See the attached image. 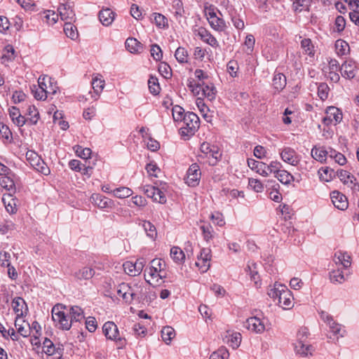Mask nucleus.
Here are the masks:
<instances>
[{"mask_svg":"<svg viewBox=\"0 0 359 359\" xmlns=\"http://www.w3.org/2000/svg\"><path fill=\"white\" fill-rule=\"evenodd\" d=\"M67 307L62 304L55 305L51 311L52 319L59 329L69 330L74 323L81 322L84 318L82 309L78 306L69 307L68 313L65 312Z\"/></svg>","mask_w":359,"mask_h":359,"instance_id":"1","label":"nucleus"},{"mask_svg":"<svg viewBox=\"0 0 359 359\" xmlns=\"http://www.w3.org/2000/svg\"><path fill=\"white\" fill-rule=\"evenodd\" d=\"M267 294L273 299H278L279 306L285 310L290 309L294 306L292 294L285 285L275 283L273 286L269 289Z\"/></svg>","mask_w":359,"mask_h":359,"instance_id":"2","label":"nucleus"},{"mask_svg":"<svg viewBox=\"0 0 359 359\" xmlns=\"http://www.w3.org/2000/svg\"><path fill=\"white\" fill-rule=\"evenodd\" d=\"M165 267V263L161 259L155 258L152 259L149 266L144 271L146 281L150 285L160 284L161 280L167 276Z\"/></svg>","mask_w":359,"mask_h":359,"instance_id":"3","label":"nucleus"},{"mask_svg":"<svg viewBox=\"0 0 359 359\" xmlns=\"http://www.w3.org/2000/svg\"><path fill=\"white\" fill-rule=\"evenodd\" d=\"M180 133L184 139L194 135L199 128V118L194 112H186L184 120L181 122Z\"/></svg>","mask_w":359,"mask_h":359,"instance_id":"4","label":"nucleus"},{"mask_svg":"<svg viewBox=\"0 0 359 359\" xmlns=\"http://www.w3.org/2000/svg\"><path fill=\"white\" fill-rule=\"evenodd\" d=\"M309 330L306 327H301L297 333V341L294 343L295 352L302 356L312 355L314 348L308 342Z\"/></svg>","mask_w":359,"mask_h":359,"instance_id":"5","label":"nucleus"},{"mask_svg":"<svg viewBox=\"0 0 359 359\" xmlns=\"http://www.w3.org/2000/svg\"><path fill=\"white\" fill-rule=\"evenodd\" d=\"M102 331L107 339L115 341L118 348L126 344V339L120 335L118 327L114 322H106L103 325Z\"/></svg>","mask_w":359,"mask_h":359,"instance_id":"6","label":"nucleus"},{"mask_svg":"<svg viewBox=\"0 0 359 359\" xmlns=\"http://www.w3.org/2000/svg\"><path fill=\"white\" fill-rule=\"evenodd\" d=\"M26 159L35 170L45 175L50 173V169L46 163L34 151L29 150L26 153Z\"/></svg>","mask_w":359,"mask_h":359,"instance_id":"7","label":"nucleus"},{"mask_svg":"<svg viewBox=\"0 0 359 359\" xmlns=\"http://www.w3.org/2000/svg\"><path fill=\"white\" fill-rule=\"evenodd\" d=\"M147 262L143 257L136 259L135 262L127 261L123 263V268L126 274L130 276H137L140 275Z\"/></svg>","mask_w":359,"mask_h":359,"instance_id":"8","label":"nucleus"},{"mask_svg":"<svg viewBox=\"0 0 359 359\" xmlns=\"http://www.w3.org/2000/svg\"><path fill=\"white\" fill-rule=\"evenodd\" d=\"M201 177V172L199 165L197 163L191 164L184 178L185 183L189 187H195L198 185Z\"/></svg>","mask_w":359,"mask_h":359,"instance_id":"9","label":"nucleus"},{"mask_svg":"<svg viewBox=\"0 0 359 359\" xmlns=\"http://www.w3.org/2000/svg\"><path fill=\"white\" fill-rule=\"evenodd\" d=\"M325 116L323 119L325 125H337L342 120L341 111L335 107H329L325 111Z\"/></svg>","mask_w":359,"mask_h":359,"instance_id":"10","label":"nucleus"},{"mask_svg":"<svg viewBox=\"0 0 359 359\" xmlns=\"http://www.w3.org/2000/svg\"><path fill=\"white\" fill-rule=\"evenodd\" d=\"M266 320L264 318H261L257 316L250 317L245 322V327L255 333L261 334L266 329Z\"/></svg>","mask_w":359,"mask_h":359,"instance_id":"11","label":"nucleus"},{"mask_svg":"<svg viewBox=\"0 0 359 359\" xmlns=\"http://www.w3.org/2000/svg\"><path fill=\"white\" fill-rule=\"evenodd\" d=\"M280 155L284 162L293 166H297L301 158V156L291 147H284L280 152Z\"/></svg>","mask_w":359,"mask_h":359,"instance_id":"12","label":"nucleus"},{"mask_svg":"<svg viewBox=\"0 0 359 359\" xmlns=\"http://www.w3.org/2000/svg\"><path fill=\"white\" fill-rule=\"evenodd\" d=\"M57 13L61 20L65 22H74L76 20L75 12L69 3L60 4L57 8Z\"/></svg>","mask_w":359,"mask_h":359,"instance_id":"13","label":"nucleus"},{"mask_svg":"<svg viewBox=\"0 0 359 359\" xmlns=\"http://www.w3.org/2000/svg\"><path fill=\"white\" fill-rule=\"evenodd\" d=\"M196 36L205 43L209 44L212 47L216 48L219 46V43L216 38L205 28L201 27L195 30Z\"/></svg>","mask_w":359,"mask_h":359,"instance_id":"14","label":"nucleus"},{"mask_svg":"<svg viewBox=\"0 0 359 359\" xmlns=\"http://www.w3.org/2000/svg\"><path fill=\"white\" fill-rule=\"evenodd\" d=\"M90 200L92 203H93L100 209H111L114 207V202L113 200L99 194H93L90 197Z\"/></svg>","mask_w":359,"mask_h":359,"instance_id":"15","label":"nucleus"},{"mask_svg":"<svg viewBox=\"0 0 359 359\" xmlns=\"http://www.w3.org/2000/svg\"><path fill=\"white\" fill-rule=\"evenodd\" d=\"M330 197L335 208L341 210L347 209L348 203L345 195L338 191H334L331 193Z\"/></svg>","mask_w":359,"mask_h":359,"instance_id":"16","label":"nucleus"},{"mask_svg":"<svg viewBox=\"0 0 359 359\" xmlns=\"http://www.w3.org/2000/svg\"><path fill=\"white\" fill-rule=\"evenodd\" d=\"M241 339V333L230 330L226 331L223 337L224 343L227 344L233 349H236L239 347Z\"/></svg>","mask_w":359,"mask_h":359,"instance_id":"17","label":"nucleus"},{"mask_svg":"<svg viewBox=\"0 0 359 359\" xmlns=\"http://www.w3.org/2000/svg\"><path fill=\"white\" fill-rule=\"evenodd\" d=\"M116 292L128 304L133 302V296L135 294L132 292V287L126 283H122L118 285Z\"/></svg>","mask_w":359,"mask_h":359,"instance_id":"18","label":"nucleus"},{"mask_svg":"<svg viewBox=\"0 0 359 359\" xmlns=\"http://www.w3.org/2000/svg\"><path fill=\"white\" fill-rule=\"evenodd\" d=\"M333 261L337 266L341 265L344 269L349 268L351 265V257L346 252L341 250L334 253Z\"/></svg>","mask_w":359,"mask_h":359,"instance_id":"19","label":"nucleus"},{"mask_svg":"<svg viewBox=\"0 0 359 359\" xmlns=\"http://www.w3.org/2000/svg\"><path fill=\"white\" fill-rule=\"evenodd\" d=\"M12 307L16 314L17 318H21L27 311V306L25 301L19 297L13 299Z\"/></svg>","mask_w":359,"mask_h":359,"instance_id":"20","label":"nucleus"},{"mask_svg":"<svg viewBox=\"0 0 359 359\" xmlns=\"http://www.w3.org/2000/svg\"><path fill=\"white\" fill-rule=\"evenodd\" d=\"M357 65L353 60L345 61L341 67V72L344 77L353 79L355 76L357 72Z\"/></svg>","mask_w":359,"mask_h":359,"instance_id":"21","label":"nucleus"},{"mask_svg":"<svg viewBox=\"0 0 359 359\" xmlns=\"http://www.w3.org/2000/svg\"><path fill=\"white\" fill-rule=\"evenodd\" d=\"M200 95L198 97H206L208 100L212 101L216 96V88L212 83H205L204 82L200 84Z\"/></svg>","mask_w":359,"mask_h":359,"instance_id":"22","label":"nucleus"},{"mask_svg":"<svg viewBox=\"0 0 359 359\" xmlns=\"http://www.w3.org/2000/svg\"><path fill=\"white\" fill-rule=\"evenodd\" d=\"M248 165L251 170H255L259 175L267 177L268 168L266 163L249 158L248 159Z\"/></svg>","mask_w":359,"mask_h":359,"instance_id":"23","label":"nucleus"},{"mask_svg":"<svg viewBox=\"0 0 359 359\" xmlns=\"http://www.w3.org/2000/svg\"><path fill=\"white\" fill-rule=\"evenodd\" d=\"M16 198L11 194H4L2 202L5 206L6 211L10 214H14L17 212Z\"/></svg>","mask_w":359,"mask_h":359,"instance_id":"24","label":"nucleus"},{"mask_svg":"<svg viewBox=\"0 0 359 359\" xmlns=\"http://www.w3.org/2000/svg\"><path fill=\"white\" fill-rule=\"evenodd\" d=\"M199 158H206L207 162L210 165H215L217 163V162L220 160L222 157V153L219 148L217 147H213L212 150L208 154L205 156L199 155Z\"/></svg>","mask_w":359,"mask_h":359,"instance_id":"25","label":"nucleus"},{"mask_svg":"<svg viewBox=\"0 0 359 359\" xmlns=\"http://www.w3.org/2000/svg\"><path fill=\"white\" fill-rule=\"evenodd\" d=\"M116 13L110 8L102 9L99 13V18L104 26H109L115 19Z\"/></svg>","mask_w":359,"mask_h":359,"instance_id":"26","label":"nucleus"},{"mask_svg":"<svg viewBox=\"0 0 359 359\" xmlns=\"http://www.w3.org/2000/svg\"><path fill=\"white\" fill-rule=\"evenodd\" d=\"M95 273V271L93 268L84 266L75 272L74 276L80 280H89L94 276Z\"/></svg>","mask_w":359,"mask_h":359,"instance_id":"27","label":"nucleus"},{"mask_svg":"<svg viewBox=\"0 0 359 359\" xmlns=\"http://www.w3.org/2000/svg\"><path fill=\"white\" fill-rule=\"evenodd\" d=\"M311 154L316 161L323 163L327 158V149L323 147L314 146L311 149Z\"/></svg>","mask_w":359,"mask_h":359,"instance_id":"28","label":"nucleus"},{"mask_svg":"<svg viewBox=\"0 0 359 359\" xmlns=\"http://www.w3.org/2000/svg\"><path fill=\"white\" fill-rule=\"evenodd\" d=\"M126 47L127 50L132 53H140L142 49V43L135 38H128L126 41Z\"/></svg>","mask_w":359,"mask_h":359,"instance_id":"29","label":"nucleus"},{"mask_svg":"<svg viewBox=\"0 0 359 359\" xmlns=\"http://www.w3.org/2000/svg\"><path fill=\"white\" fill-rule=\"evenodd\" d=\"M272 85L277 91H281L286 86V77L282 73L276 74L273 78Z\"/></svg>","mask_w":359,"mask_h":359,"instance_id":"30","label":"nucleus"},{"mask_svg":"<svg viewBox=\"0 0 359 359\" xmlns=\"http://www.w3.org/2000/svg\"><path fill=\"white\" fill-rule=\"evenodd\" d=\"M200 229L202 231V235L204 241L207 243L212 241L215 236V232L214 231L213 227L208 223H204L200 226Z\"/></svg>","mask_w":359,"mask_h":359,"instance_id":"31","label":"nucleus"},{"mask_svg":"<svg viewBox=\"0 0 359 359\" xmlns=\"http://www.w3.org/2000/svg\"><path fill=\"white\" fill-rule=\"evenodd\" d=\"M26 115L28 116L27 119L31 125H36L40 118L39 112L34 105L27 107Z\"/></svg>","mask_w":359,"mask_h":359,"instance_id":"32","label":"nucleus"},{"mask_svg":"<svg viewBox=\"0 0 359 359\" xmlns=\"http://www.w3.org/2000/svg\"><path fill=\"white\" fill-rule=\"evenodd\" d=\"M330 279L334 284H341L346 280L344 272L339 267L330 271Z\"/></svg>","mask_w":359,"mask_h":359,"instance_id":"33","label":"nucleus"},{"mask_svg":"<svg viewBox=\"0 0 359 359\" xmlns=\"http://www.w3.org/2000/svg\"><path fill=\"white\" fill-rule=\"evenodd\" d=\"M147 204V200L142 196L136 195L133 196L130 201H128V206L133 208L135 207L138 208L140 210L144 208Z\"/></svg>","mask_w":359,"mask_h":359,"instance_id":"34","label":"nucleus"},{"mask_svg":"<svg viewBox=\"0 0 359 359\" xmlns=\"http://www.w3.org/2000/svg\"><path fill=\"white\" fill-rule=\"evenodd\" d=\"M64 32L67 37L75 40L79 36L76 27L72 24V22H67L64 25Z\"/></svg>","mask_w":359,"mask_h":359,"instance_id":"35","label":"nucleus"},{"mask_svg":"<svg viewBox=\"0 0 359 359\" xmlns=\"http://www.w3.org/2000/svg\"><path fill=\"white\" fill-rule=\"evenodd\" d=\"M133 194V190L126 187H120L112 191L113 196L118 198H126L132 196Z\"/></svg>","mask_w":359,"mask_h":359,"instance_id":"36","label":"nucleus"},{"mask_svg":"<svg viewBox=\"0 0 359 359\" xmlns=\"http://www.w3.org/2000/svg\"><path fill=\"white\" fill-rule=\"evenodd\" d=\"M335 50L339 56L346 55L349 51V45L346 41L338 39L335 42Z\"/></svg>","mask_w":359,"mask_h":359,"instance_id":"37","label":"nucleus"},{"mask_svg":"<svg viewBox=\"0 0 359 359\" xmlns=\"http://www.w3.org/2000/svg\"><path fill=\"white\" fill-rule=\"evenodd\" d=\"M301 47L304 53L310 57L315 55V47L310 39H304L301 41Z\"/></svg>","mask_w":359,"mask_h":359,"instance_id":"38","label":"nucleus"},{"mask_svg":"<svg viewBox=\"0 0 359 359\" xmlns=\"http://www.w3.org/2000/svg\"><path fill=\"white\" fill-rule=\"evenodd\" d=\"M170 257L176 263H182L185 259L184 252L178 247L174 246L170 249Z\"/></svg>","mask_w":359,"mask_h":359,"instance_id":"39","label":"nucleus"},{"mask_svg":"<svg viewBox=\"0 0 359 359\" xmlns=\"http://www.w3.org/2000/svg\"><path fill=\"white\" fill-rule=\"evenodd\" d=\"M208 22L214 30L219 32L224 31L226 27L224 20L219 17L210 20Z\"/></svg>","mask_w":359,"mask_h":359,"instance_id":"40","label":"nucleus"},{"mask_svg":"<svg viewBox=\"0 0 359 359\" xmlns=\"http://www.w3.org/2000/svg\"><path fill=\"white\" fill-rule=\"evenodd\" d=\"M329 325L330 331L333 333L334 335L337 336V339L339 337H343L346 334V330L343 327V326L334 320L331 322Z\"/></svg>","mask_w":359,"mask_h":359,"instance_id":"41","label":"nucleus"},{"mask_svg":"<svg viewBox=\"0 0 359 359\" xmlns=\"http://www.w3.org/2000/svg\"><path fill=\"white\" fill-rule=\"evenodd\" d=\"M175 336V330L170 326L164 327L161 330V337L163 341H165L167 344H170Z\"/></svg>","mask_w":359,"mask_h":359,"instance_id":"42","label":"nucleus"},{"mask_svg":"<svg viewBox=\"0 0 359 359\" xmlns=\"http://www.w3.org/2000/svg\"><path fill=\"white\" fill-rule=\"evenodd\" d=\"M275 177L284 184H289L294 180L293 175L285 170L278 172Z\"/></svg>","mask_w":359,"mask_h":359,"instance_id":"43","label":"nucleus"},{"mask_svg":"<svg viewBox=\"0 0 359 359\" xmlns=\"http://www.w3.org/2000/svg\"><path fill=\"white\" fill-rule=\"evenodd\" d=\"M147 287L141 285H135L132 287V292L135 294L133 296V301L137 300L139 303H142V299L140 297H144L147 292Z\"/></svg>","mask_w":359,"mask_h":359,"instance_id":"44","label":"nucleus"},{"mask_svg":"<svg viewBox=\"0 0 359 359\" xmlns=\"http://www.w3.org/2000/svg\"><path fill=\"white\" fill-rule=\"evenodd\" d=\"M15 58V50L12 46H7L4 49V53L0 58L1 63L12 61Z\"/></svg>","mask_w":359,"mask_h":359,"instance_id":"45","label":"nucleus"},{"mask_svg":"<svg viewBox=\"0 0 359 359\" xmlns=\"http://www.w3.org/2000/svg\"><path fill=\"white\" fill-rule=\"evenodd\" d=\"M0 135L4 143L11 142L13 139L12 133L8 126L4 123H0Z\"/></svg>","mask_w":359,"mask_h":359,"instance_id":"46","label":"nucleus"},{"mask_svg":"<svg viewBox=\"0 0 359 359\" xmlns=\"http://www.w3.org/2000/svg\"><path fill=\"white\" fill-rule=\"evenodd\" d=\"M156 297V292L154 290V287H148L144 297H140V298L142 299V304H149Z\"/></svg>","mask_w":359,"mask_h":359,"instance_id":"47","label":"nucleus"},{"mask_svg":"<svg viewBox=\"0 0 359 359\" xmlns=\"http://www.w3.org/2000/svg\"><path fill=\"white\" fill-rule=\"evenodd\" d=\"M142 226L148 237L155 238L157 236V232L155 226L149 221H144Z\"/></svg>","mask_w":359,"mask_h":359,"instance_id":"48","label":"nucleus"},{"mask_svg":"<svg viewBox=\"0 0 359 359\" xmlns=\"http://www.w3.org/2000/svg\"><path fill=\"white\" fill-rule=\"evenodd\" d=\"M172 8L175 16L182 18L184 15V11L183 8V4L181 0H173L172 3Z\"/></svg>","mask_w":359,"mask_h":359,"instance_id":"49","label":"nucleus"},{"mask_svg":"<svg viewBox=\"0 0 359 359\" xmlns=\"http://www.w3.org/2000/svg\"><path fill=\"white\" fill-rule=\"evenodd\" d=\"M172 114L174 121L179 122H181L182 120H184V118L186 115L184 109L179 105H175L172 107Z\"/></svg>","mask_w":359,"mask_h":359,"instance_id":"50","label":"nucleus"},{"mask_svg":"<svg viewBox=\"0 0 359 359\" xmlns=\"http://www.w3.org/2000/svg\"><path fill=\"white\" fill-rule=\"evenodd\" d=\"M154 20L156 25L159 28H167L168 27V19L161 13H154Z\"/></svg>","mask_w":359,"mask_h":359,"instance_id":"51","label":"nucleus"},{"mask_svg":"<svg viewBox=\"0 0 359 359\" xmlns=\"http://www.w3.org/2000/svg\"><path fill=\"white\" fill-rule=\"evenodd\" d=\"M175 57L180 63H186L188 62V53L183 47L177 48L175 53Z\"/></svg>","mask_w":359,"mask_h":359,"instance_id":"52","label":"nucleus"},{"mask_svg":"<svg viewBox=\"0 0 359 359\" xmlns=\"http://www.w3.org/2000/svg\"><path fill=\"white\" fill-rule=\"evenodd\" d=\"M92 86L98 97L104 87V81L101 78L95 76L92 81Z\"/></svg>","mask_w":359,"mask_h":359,"instance_id":"53","label":"nucleus"},{"mask_svg":"<svg viewBox=\"0 0 359 359\" xmlns=\"http://www.w3.org/2000/svg\"><path fill=\"white\" fill-rule=\"evenodd\" d=\"M43 87H37L36 85H33L32 92L34 97L38 100H45L48 97Z\"/></svg>","mask_w":359,"mask_h":359,"instance_id":"54","label":"nucleus"},{"mask_svg":"<svg viewBox=\"0 0 359 359\" xmlns=\"http://www.w3.org/2000/svg\"><path fill=\"white\" fill-rule=\"evenodd\" d=\"M148 86L150 93L153 95H157L160 92V86L158 84V79L155 76H150L148 80Z\"/></svg>","mask_w":359,"mask_h":359,"instance_id":"55","label":"nucleus"},{"mask_svg":"<svg viewBox=\"0 0 359 359\" xmlns=\"http://www.w3.org/2000/svg\"><path fill=\"white\" fill-rule=\"evenodd\" d=\"M256 267H257L256 263H254V262L250 263L249 262L248 264V266L246 268V271L249 272L251 280H254L255 283L256 285H257L258 280H259V275H258V272L255 270Z\"/></svg>","mask_w":359,"mask_h":359,"instance_id":"56","label":"nucleus"},{"mask_svg":"<svg viewBox=\"0 0 359 359\" xmlns=\"http://www.w3.org/2000/svg\"><path fill=\"white\" fill-rule=\"evenodd\" d=\"M248 185L252 189H253L255 192L257 193H261L264 189V184L259 180L257 179L249 178Z\"/></svg>","mask_w":359,"mask_h":359,"instance_id":"57","label":"nucleus"},{"mask_svg":"<svg viewBox=\"0 0 359 359\" xmlns=\"http://www.w3.org/2000/svg\"><path fill=\"white\" fill-rule=\"evenodd\" d=\"M43 350L44 353L48 355H53L55 353V348L53 343L48 338H45L43 341Z\"/></svg>","mask_w":359,"mask_h":359,"instance_id":"58","label":"nucleus"},{"mask_svg":"<svg viewBox=\"0 0 359 359\" xmlns=\"http://www.w3.org/2000/svg\"><path fill=\"white\" fill-rule=\"evenodd\" d=\"M75 152L78 156L83 159H88L90 157L91 149L89 148H83L81 146L77 145L74 147Z\"/></svg>","mask_w":359,"mask_h":359,"instance_id":"59","label":"nucleus"},{"mask_svg":"<svg viewBox=\"0 0 359 359\" xmlns=\"http://www.w3.org/2000/svg\"><path fill=\"white\" fill-rule=\"evenodd\" d=\"M329 87L325 83H320L318 86V95L322 100H325L328 97Z\"/></svg>","mask_w":359,"mask_h":359,"instance_id":"60","label":"nucleus"},{"mask_svg":"<svg viewBox=\"0 0 359 359\" xmlns=\"http://www.w3.org/2000/svg\"><path fill=\"white\" fill-rule=\"evenodd\" d=\"M20 318H15V326L18 330V332L24 337H27L30 334V328H28L27 325L24 326L19 323Z\"/></svg>","mask_w":359,"mask_h":359,"instance_id":"61","label":"nucleus"},{"mask_svg":"<svg viewBox=\"0 0 359 359\" xmlns=\"http://www.w3.org/2000/svg\"><path fill=\"white\" fill-rule=\"evenodd\" d=\"M59 13H56L53 11H47L45 12L44 18L49 25H54L58 20Z\"/></svg>","mask_w":359,"mask_h":359,"instance_id":"62","label":"nucleus"},{"mask_svg":"<svg viewBox=\"0 0 359 359\" xmlns=\"http://www.w3.org/2000/svg\"><path fill=\"white\" fill-rule=\"evenodd\" d=\"M0 184L4 189L12 190L14 188V182L7 175H4L0 180Z\"/></svg>","mask_w":359,"mask_h":359,"instance_id":"63","label":"nucleus"},{"mask_svg":"<svg viewBox=\"0 0 359 359\" xmlns=\"http://www.w3.org/2000/svg\"><path fill=\"white\" fill-rule=\"evenodd\" d=\"M145 169L150 176L155 177H158V172H160L159 168L154 162L147 164Z\"/></svg>","mask_w":359,"mask_h":359,"instance_id":"64","label":"nucleus"}]
</instances>
